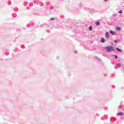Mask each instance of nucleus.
I'll use <instances>...</instances> for the list:
<instances>
[{"instance_id": "obj_1", "label": "nucleus", "mask_w": 124, "mask_h": 124, "mask_svg": "<svg viewBox=\"0 0 124 124\" xmlns=\"http://www.w3.org/2000/svg\"><path fill=\"white\" fill-rule=\"evenodd\" d=\"M104 49H105V50L107 51V52H108V53H110V52H111V51H115V50L114 49V47L112 46H106V47H104Z\"/></svg>"}, {"instance_id": "obj_2", "label": "nucleus", "mask_w": 124, "mask_h": 124, "mask_svg": "<svg viewBox=\"0 0 124 124\" xmlns=\"http://www.w3.org/2000/svg\"><path fill=\"white\" fill-rule=\"evenodd\" d=\"M105 36L106 38H109V32H106L105 34Z\"/></svg>"}, {"instance_id": "obj_3", "label": "nucleus", "mask_w": 124, "mask_h": 124, "mask_svg": "<svg viewBox=\"0 0 124 124\" xmlns=\"http://www.w3.org/2000/svg\"><path fill=\"white\" fill-rule=\"evenodd\" d=\"M100 42L101 43H105V39L104 38H101Z\"/></svg>"}, {"instance_id": "obj_4", "label": "nucleus", "mask_w": 124, "mask_h": 124, "mask_svg": "<svg viewBox=\"0 0 124 124\" xmlns=\"http://www.w3.org/2000/svg\"><path fill=\"white\" fill-rule=\"evenodd\" d=\"M109 32H110V34H112V35H115L116 34V32L114 31H113L112 30H110L109 31Z\"/></svg>"}, {"instance_id": "obj_5", "label": "nucleus", "mask_w": 124, "mask_h": 124, "mask_svg": "<svg viewBox=\"0 0 124 124\" xmlns=\"http://www.w3.org/2000/svg\"><path fill=\"white\" fill-rule=\"evenodd\" d=\"M124 115V112H120L117 113V116H123Z\"/></svg>"}, {"instance_id": "obj_6", "label": "nucleus", "mask_w": 124, "mask_h": 124, "mask_svg": "<svg viewBox=\"0 0 124 124\" xmlns=\"http://www.w3.org/2000/svg\"><path fill=\"white\" fill-rule=\"evenodd\" d=\"M116 50H117L118 52H120V53H122L123 52V50L121 49H120L119 47H116Z\"/></svg>"}, {"instance_id": "obj_7", "label": "nucleus", "mask_w": 124, "mask_h": 124, "mask_svg": "<svg viewBox=\"0 0 124 124\" xmlns=\"http://www.w3.org/2000/svg\"><path fill=\"white\" fill-rule=\"evenodd\" d=\"M111 57H114L115 60H118V56L116 55L112 54Z\"/></svg>"}, {"instance_id": "obj_8", "label": "nucleus", "mask_w": 124, "mask_h": 124, "mask_svg": "<svg viewBox=\"0 0 124 124\" xmlns=\"http://www.w3.org/2000/svg\"><path fill=\"white\" fill-rule=\"evenodd\" d=\"M120 41V39H116L114 41V43H118Z\"/></svg>"}, {"instance_id": "obj_9", "label": "nucleus", "mask_w": 124, "mask_h": 124, "mask_svg": "<svg viewBox=\"0 0 124 124\" xmlns=\"http://www.w3.org/2000/svg\"><path fill=\"white\" fill-rule=\"evenodd\" d=\"M116 31H121V27H117L116 28Z\"/></svg>"}, {"instance_id": "obj_10", "label": "nucleus", "mask_w": 124, "mask_h": 124, "mask_svg": "<svg viewBox=\"0 0 124 124\" xmlns=\"http://www.w3.org/2000/svg\"><path fill=\"white\" fill-rule=\"evenodd\" d=\"M88 30H89V31H93V27L92 26H90Z\"/></svg>"}, {"instance_id": "obj_11", "label": "nucleus", "mask_w": 124, "mask_h": 124, "mask_svg": "<svg viewBox=\"0 0 124 124\" xmlns=\"http://www.w3.org/2000/svg\"><path fill=\"white\" fill-rule=\"evenodd\" d=\"M95 25L96 26H99V25H100V22H95Z\"/></svg>"}, {"instance_id": "obj_12", "label": "nucleus", "mask_w": 124, "mask_h": 124, "mask_svg": "<svg viewBox=\"0 0 124 124\" xmlns=\"http://www.w3.org/2000/svg\"><path fill=\"white\" fill-rule=\"evenodd\" d=\"M116 65H117L118 67H121V64H120V63H116Z\"/></svg>"}, {"instance_id": "obj_13", "label": "nucleus", "mask_w": 124, "mask_h": 124, "mask_svg": "<svg viewBox=\"0 0 124 124\" xmlns=\"http://www.w3.org/2000/svg\"><path fill=\"white\" fill-rule=\"evenodd\" d=\"M16 14H13V15H12V16H13V17H16Z\"/></svg>"}, {"instance_id": "obj_14", "label": "nucleus", "mask_w": 124, "mask_h": 124, "mask_svg": "<svg viewBox=\"0 0 124 124\" xmlns=\"http://www.w3.org/2000/svg\"><path fill=\"white\" fill-rule=\"evenodd\" d=\"M50 21H54L55 20V18L52 17V18H50Z\"/></svg>"}, {"instance_id": "obj_15", "label": "nucleus", "mask_w": 124, "mask_h": 124, "mask_svg": "<svg viewBox=\"0 0 124 124\" xmlns=\"http://www.w3.org/2000/svg\"><path fill=\"white\" fill-rule=\"evenodd\" d=\"M118 13H120V14H122V13H123V11L120 10L118 12Z\"/></svg>"}, {"instance_id": "obj_16", "label": "nucleus", "mask_w": 124, "mask_h": 124, "mask_svg": "<svg viewBox=\"0 0 124 124\" xmlns=\"http://www.w3.org/2000/svg\"><path fill=\"white\" fill-rule=\"evenodd\" d=\"M50 30H47V32L49 33L50 32Z\"/></svg>"}, {"instance_id": "obj_17", "label": "nucleus", "mask_w": 124, "mask_h": 124, "mask_svg": "<svg viewBox=\"0 0 124 124\" xmlns=\"http://www.w3.org/2000/svg\"><path fill=\"white\" fill-rule=\"evenodd\" d=\"M75 54H77V51H75Z\"/></svg>"}, {"instance_id": "obj_18", "label": "nucleus", "mask_w": 124, "mask_h": 124, "mask_svg": "<svg viewBox=\"0 0 124 124\" xmlns=\"http://www.w3.org/2000/svg\"><path fill=\"white\" fill-rule=\"evenodd\" d=\"M116 16V15H113V17H115Z\"/></svg>"}, {"instance_id": "obj_19", "label": "nucleus", "mask_w": 124, "mask_h": 124, "mask_svg": "<svg viewBox=\"0 0 124 124\" xmlns=\"http://www.w3.org/2000/svg\"><path fill=\"white\" fill-rule=\"evenodd\" d=\"M96 59H97V60H99V59H98V58L96 57Z\"/></svg>"}, {"instance_id": "obj_20", "label": "nucleus", "mask_w": 124, "mask_h": 124, "mask_svg": "<svg viewBox=\"0 0 124 124\" xmlns=\"http://www.w3.org/2000/svg\"><path fill=\"white\" fill-rule=\"evenodd\" d=\"M114 21H117V20L114 19Z\"/></svg>"}, {"instance_id": "obj_21", "label": "nucleus", "mask_w": 124, "mask_h": 124, "mask_svg": "<svg viewBox=\"0 0 124 124\" xmlns=\"http://www.w3.org/2000/svg\"><path fill=\"white\" fill-rule=\"evenodd\" d=\"M105 1H107V0H104Z\"/></svg>"}]
</instances>
